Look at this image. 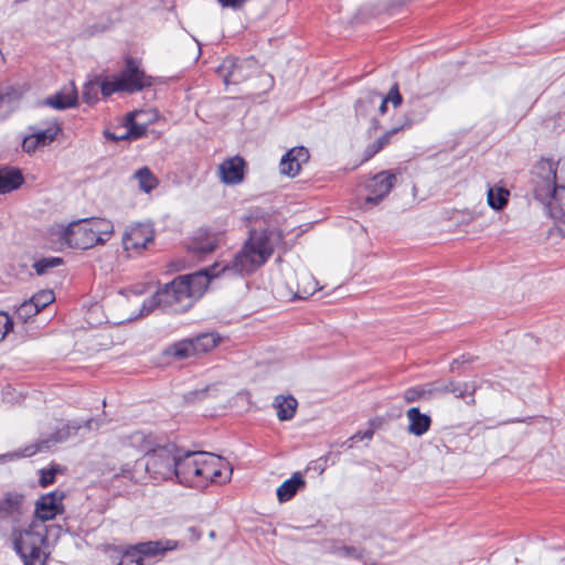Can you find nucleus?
Masks as SVG:
<instances>
[{
    "label": "nucleus",
    "mask_w": 565,
    "mask_h": 565,
    "mask_svg": "<svg viewBox=\"0 0 565 565\" xmlns=\"http://www.w3.org/2000/svg\"><path fill=\"white\" fill-rule=\"evenodd\" d=\"M281 238V233L276 230L252 228L242 249L230 263H215L207 269L174 278L142 302L138 316H147L156 308L175 313L186 311L203 296L213 277L221 273H254L269 259Z\"/></svg>",
    "instance_id": "1"
},
{
    "label": "nucleus",
    "mask_w": 565,
    "mask_h": 565,
    "mask_svg": "<svg viewBox=\"0 0 565 565\" xmlns=\"http://www.w3.org/2000/svg\"><path fill=\"white\" fill-rule=\"evenodd\" d=\"M31 503L23 491L7 490L0 494V536L7 539L24 565L32 562V539L40 540V527L31 521Z\"/></svg>",
    "instance_id": "2"
},
{
    "label": "nucleus",
    "mask_w": 565,
    "mask_h": 565,
    "mask_svg": "<svg viewBox=\"0 0 565 565\" xmlns=\"http://www.w3.org/2000/svg\"><path fill=\"white\" fill-rule=\"evenodd\" d=\"M177 458L174 479L184 487L203 490L228 482L233 475L231 463L212 452L180 449Z\"/></svg>",
    "instance_id": "3"
},
{
    "label": "nucleus",
    "mask_w": 565,
    "mask_h": 565,
    "mask_svg": "<svg viewBox=\"0 0 565 565\" xmlns=\"http://www.w3.org/2000/svg\"><path fill=\"white\" fill-rule=\"evenodd\" d=\"M534 196L565 232V159H541L533 168Z\"/></svg>",
    "instance_id": "4"
},
{
    "label": "nucleus",
    "mask_w": 565,
    "mask_h": 565,
    "mask_svg": "<svg viewBox=\"0 0 565 565\" xmlns=\"http://www.w3.org/2000/svg\"><path fill=\"white\" fill-rule=\"evenodd\" d=\"M114 234L111 221L103 217L83 218L70 223L67 226L52 227V235L57 236L61 244L73 248L88 249L96 245H104Z\"/></svg>",
    "instance_id": "5"
},
{
    "label": "nucleus",
    "mask_w": 565,
    "mask_h": 565,
    "mask_svg": "<svg viewBox=\"0 0 565 565\" xmlns=\"http://www.w3.org/2000/svg\"><path fill=\"white\" fill-rule=\"evenodd\" d=\"M64 492L52 491L41 495L34 509H31V521H35L40 530V540L32 539V562L31 565H45L49 553L45 551L47 547V526L46 521L53 520L56 515L63 512Z\"/></svg>",
    "instance_id": "6"
},
{
    "label": "nucleus",
    "mask_w": 565,
    "mask_h": 565,
    "mask_svg": "<svg viewBox=\"0 0 565 565\" xmlns=\"http://www.w3.org/2000/svg\"><path fill=\"white\" fill-rule=\"evenodd\" d=\"M152 85V77L139 67V63L129 57L126 67L118 75L107 77L100 83V92L104 97L114 93H137Z\"/></svg>",
    "instance_id": "7"
},
{
    "label": "nucleus",
    "mask_w": 565,
    "mask_h": 565,
    "mask_svg": "<svg viewBox=\"0 0 565 565\" xmlns=\"http://www.w3.org/2000/svg\"><path fill=\"white\" fill-rule=\"evenodd\" d=\"M179 450L174 444L158 445L146 457L145 469L149 477L154 481L174 479Z\"/></svg>",
    "instance_id": "8"
},
{
    "label": "nucleus",
    "mask_w": 565,
    "mask_h": 565,
    "mask_svg": "<svg viewBox=\"0 0 565 565\" xmlns=\"http://www.w3.org/2000/svg\"><path fill=\"white\" fill-rule=\"evenodd\" d=\"M81 428L78 424L71 423H58L55 427V431L47 438H41L40 440L32 443L24 448L1 454L0 455V463H4L8 461H13L21 458L32 457L33 455L44 451L53 447L58 443H63L68 439L71 436L76 435L77 430Z\"/></svg>",
    "instance_id": "9"
},
{
    "label": "nucleus",
    "mask_w": 565,
    "mask_h": 565,
    "mask_svg": "<svg viewBox=\"0 0 565 565\" xmlns=\"http://www.w3.org/2000/svg\"><path fill=\"white\" fill-rule=\"evenodd\" d=\"M257 72L258 65L254 57H226L217 67V74L222 77L225 86L237 85Z\"/></svg>",
    "instance_id": "10"
},
{
    "label": "nucleus",
    "mask_w": 565,
    "mask_h": 565,
    "mask_svg": "<svg viewBox=\"0 0 565 565\" xmlns=\"http://www.w3.org/2000/svg\"><path fill=\"white\" fill-rule=\"evenodd\" d=\"M154 238V230L150 224L136 223L129 225L122 235L124 249L131 255H139Z\"/></svg>",
    "instance_id": "11"
},
{
    "label": "nucleus",
    "mask_w": 565,
    "mask_h": 565,
    "mask_svg": "<svg viewBox=\"0 0 565 565\" xmlns=\"http://www.w3.org/2000/svg\"><path fill=\"white\" fill-rule=\"evenodd\" d=\"M142 563L153 564L164 557L167 552L179 547V542L174 540H158L141 542L135 545Z\"/></svg>",
    "instance_id": "12"
},
{
    "label": "nucleus",
    "mask_w": 565,
    "mask_h": 565,
    "mask_svg": "<svg viewBox=\"0 0 565 565\" xmlns=\"http://www.w3.org/2000/svg\"><path fill=\"white\" fill-rule=\"evenodd\" d=\"M396 177L391 171H382L370 179L365 185L369 191L365 203L376 204L393 189Z\"/></svg>",
    "instance_id": "13"
},
{
    "label": "nucleus",
    "mask_w": 565,
    "mask_h": 565,
    "mask_svg": "<svg viewBox=\"0 0 565 565\" xmlns=\"http://www.w3.org/2000/svg\"><path fill=\"white\" fill-rule=\"evenodd\" d=\"M30 129L32 132L22 140V150L29 154L51 145L60 131V127L56 124L50 125L46 129Z\"/></svg>",
    "instance_id": "14"
},
{
    "label": "nucleus",
    "mask_w": 565,
    "mask_h": 565,
    "mask_svg": "<svg viewBox=\"0 0 565 565\" xmlns=\"http://www.w3.org/2000/svg\"><path fill=\"white\" fill-rule=\"evenodd\" d=\"M158 118V114L153 110L146 111L139 110L130 113L126 118V137L136 140L147 132V125L154 121Z\"/></svg>",
    "instance_id": "15"
},
{
    "label": "nucleus",
    "mask_w": 565,
    "mask_h": 565,
    "mask_svg": "<svg viewBox=\"0 0 565 565\" xmlns=\"http://www.w3.org/2000/svg\"><path fill=\"white\" fill-rule=\"evenodd\" d=\"M309 160V151L305 147H294L287 151L279 163L281 174L294 178L299 174L301 166Z\"/></svg>",
    "instance_id": "16"
},
{
    "label": "nucleus",
    "mask_w": 565,
    "mask_h": 565,
    "mask_svg": "<svg viewBox=\"0 0 565 565\" xmlns=\"http://www.w3.org/2000/svg\"><path fill=\"white\" fill-rule=\"evenodd\" d=\"M245 161L239 156L224 160L218 166V177L225 184H238L244 179Z\"/></svg>",
    "instance_id": "17"
},
{
    "label": "nucleus",
    "mask_w": 565,
    "mask_h": 565,
    "mask_svg": "<svg viewBox=\"0 0 565 565\" xmlns=\"http://www.w3.org/2000/svg\"><path fill=\"white\" fill-rule=\"evenodd\" d=\"M379 103V93L366 92L355 103V114L358 117L370 118L372 128L377 129L376 105Z\"/></svg>",
    "instance_id": "18"
},
{
    "label": "nucleus",
    "mask_w": 565,
    "mask_h": 565,
    "mask_svg": "<svg viewBox=\"0 0 565 565\" xmlns=\"http://www.w3.org/2000/svg\"><path fill=\"white\" fill-rule=\"evenodd\" d=\"M220 242V234L201 230L192 238L189 248L196 254L212 253Z\"/></svg>",
    "instance_id": "19"
},
{
    "label": "nucleus",
    "mask_w": 565,
    "mask_h": 565,
    "mask_svg": "<svg viewBox=\"0 0 565 565\" xmlns=\"http://www.w3.org/2000/svg\"><path fill=\"white\" fill-rule=\"evenodd\" d=\"M406 418L408 420L407 431L416 437L426 434L431 426L430 416L422 413L418 407L407 409Z\"/></svg>",
    "instance_id": "20"
},
{
    "label": "nucleus",
    "mask_w": 565,
    "mask_h": 565,
    "mask_svg": "<svg viewBox=\"0 0 565 565\" xmlns=\"http://www.w3.org/2000/svg\"><path fill=\"white\" fill-rule=\"evenodd\" d=\"M124 444L140 452H145L146 457L158 446L156 436L142 430H137L126 436Z\"/></svg>",
    "instance_id": "21"
},
{
    "label": "nucleus",
    "mask_w": 565,
    "mask_h": 565,
    "mask_svg": "<svg viewBox=\"0 0 565 565\" xmlns=\"http://www.w3.org/2000/svg\"><path fill=\"white\" fill-rule=\"evenodd\" d=\"M77 103V90L74 86L65 87L62 90L46 98L45 104L52 108L64 110L74 107Z\"/></svg>",
    "instance_id": "22"
},
{
    "label": "nucleus",
    "mask_w": 565,
    "mask_h": 565,
    "mask_svg": "<svg viewBox=\"0 0 565 565\" xmlns=\"http://www.w3.org/2000/svg\"><path fill=\"white\" fill-rule=\"evenodd\" d=\"M306 481L300 472H295L289 479L284 481L276 491L279 502H287L291 500L298 490L305 487Z\"/></svg>",
    "instance_id": "23"
},
{
    "label": "nucleus",
    "mask_w": 565,
    "mask_h": 565,
    "mask_svg": "<svg viewBox=\"0 0 565 565\" xmlns=\"http://www.w3.org/2000/svg\"><path fill=\"white\" fill-rule=\"evenodd\" d=\"M23 183L20 170L13 168L0 169V194L9 193Z\"/></svg>",
    "instance_id": "24"
},
{
    "label": "nucleus",
    "mask_w": 565,
    "mask_h": 565,
    "mask_svg": "<svg viewBox=\"0 0 565 565\" xmlns=\"http://www.w3.org/2000/svg\"><path fill=\"white\" fill-rule=\"evenodd\" d=\"M298 402L291 395H278L274 401V407L277 411V417L281 422L290 420L291 418H294Z\"/></svg>",
    "instance_id": "25"
},
{
    "label": "nucleus",
    "mask_w": 565,
    "mask_h": 565,
    "mask_svg": "<svg viewBox=\"0 0 565 565\" xmlns=\"http://www.w3.org/2000/svg\"><path fill=\"white\" fill-rule=\"evenodd\" d=\"M191 340L194 347V354L196 356L212 351L220 343L221 338L217 333L207 332L191 338Z\"/></svg>",
    "instance_id": "26"
},
{
    "label": "nucleus",
    "mask_w": 565,
    "mask_h": 565,
    "mask_svg": "<svg viewBox=\"0 0 565 565\" xmlns=\"http://www.w3.org/2000/svg\"><path fill=\"white\" fill-rule=\"evenodd\" d=\"M509 196V190L502 186H491L487 193V201L491 209L500 211L508 204Z\"/></svg>",
    "instance_id": "27"
},
{
    "label": "nucleus",
    "mask_w": 565,
    "mask_h": 565,
    "mask_svg": "<svg viewBox=\"0 0 565 565\" xmlns=\"http://www.w3.org/2000/svg\"><path fill=\"white\" fill-rule=\"evenodd\" d=\"M193 343L191 338L189 339H182L180 341L174 342L171 344L167 350L166 353L168 355H171L175 359H188L191 356H195Z\"/></svg>",
    "instance_id": "28"
},
{
    "label": "nucleus",
    "mask_w": 565,
    "mask_h": 565,
    "mask_svg": "<svg viewBox=\"0 0 565 565\" xmlns=\"http://www.w3.org/2000/svg\"><path fill=\"white\" fill-rule=\"evenodd\" d=\"M135 179L138 181L139 189L145 193L151 192L158 185V179L147 167L138 169L135 172Z\"/></svg>",
    "instance_id": "29"
},
{
    "label": "nucleus",
    "mask_w": 565,
    "mask_h": 565,
    "mask_svg": "<svg viewBox=\"0 0 565 565\" xmlns=\"http://www.w3.org/2000/svg\"><path fill=\"white\" fill-rule=\"evenodd\" d=\"M450 388L449 393L454 394L457 398H466L467 396L471 397L470 401H468V404H473V394L477 390V385L475 382H455L450 381Z\"/></svg>",
    "instance_id": "30"
},
{
    "label": "nucleus",
    "mask_w": 565,
    "mask_h": 565,
    "mask_svg": "<svg viewBox=\"0 0 565 565\" xmlns=\"http://www.w3.org/2000/svg\"><path fill=\"white\" fill-rule=\"evenodd\" d=\"M332 552L339 557L358 561L364 559L365 556V551L361 546L355 545H335Z\"/></svg>",
    "instance_id": "31"
},
{
    "label": "nucleus",
    "mask_w": 565,
    "mask_h": 565,
    "mask_svg": "<svg viewBox=\"0 0 565 565\" xmlns=\"http://www.w3.org/2000/svg\"><path fill=\"white\" fill-rule=\"evenodd\" d=\"M412 125V121H407L405 125L403 126H398V127H394L392 128L391 130L386 131L383 136H381L375 142H373L372 145H370L366 149L367 151V154L369 157H372L374 156L375 153H377L380 150L383 149V147L385 145H387L390 142V138L397 134L398 131H401L405 126L409 127Z\"/></svg>",
    "instance_id": "32"
},
{
    "label": "nucleus",
    "mask_w": 565,
    "mask_h": 565,
    "mask_svg": "<svg viewBox=\"0 0 565 565\" xmlns=\"http://www.w3.org/2000/svg\"><path fill=\"white\" fill-rule=\"evenodd\" d=\"M62 264L63 259L61 257H43L33 264V268L38 275L42 276L50 273L52 268H55Z\"/></svg>",
    "instance_id": "33"
},
{
    "label": "nucleus",
    "mask_w": 565,
    "mask_h": 565,
    "mask_svg": "<svg viewBox=\"0 0 565 565\" xmlns=\"http://www.w3.org/2000/svg\"><path fill=\"white\" fill-rule=\"evenodd\" d=\"M118 558L117 565H150V563L141 562V556H139L135 545L128 547L122 553H118Z\"/></svg>",
    "instance_id": "34"
},
{
    "label": "nucleus",
    "mask_w": 565,
    "mask_h": 565,
    "mask_svg": "<svg viewBox=\"0 0 565 565\" xmlns=\"http://www.w3.org/2000/svg\"><path fill=\"white\" fill-rule=\"evenodd\" d=\"M403 398L407 403L417 402L419 399H428L427 384L413 386L404 391Z\"/></svg>",
    "instance_id": "35"
},
{
    "label": "nucleus",
    "mask_w": 565,
    "mask_h": 565,
    "mask_svg": "<svg viewBox=\"0 0 565 565\" xmlns=\"http://www.w3.org/2000/svg\"><path fill=\"white\" fill-rule=\"evenodd\" d=\"M39 312H40L39 309L34 306V303L31 299L23 301L17 308V311H15L18 319L22 320L23 322H26L28 319L38 315Z\"/></svg>",
    "instance_id": "36"
},
{
    "label": "nucleus",
    "mask_w": 565,
    "mask_h": 565,
    "mask_svg": "<svg viewBox=\"0 0 565 565\" xmlns=\"http://www.w3.org/2000/svg\"><path fill=\"white\" fill-rule=\"evenodd\" d=\"M30 299L33 301L39 311H41L50 303H52L55 300V297L52 290H41Z\"/></svg>",
    "instance_id": "37"
},
{
    "label": "nucleus",
    "mask_w": 565,
    "mask_h": 565,
    "mask_svg": "<svg viewBox=\"0 0 565 565\" xmlns=\"http://www.w3.org/2000/svg\"><path fill=\"white\" fill-rule=\"evenodd\" d=\"M450 381L446 380H437L431 383H427L428 396L429 398L436 397L438 395H444L449 393Z\"/></svg>",
    "instance_id": "38"
},
{
    "label": "nucleus",
    "mask_w": 565,
    "mask_h": 565,
    "mask_svg": "<svg viewBox=\"0 0 565 565\" xmlns=\"http://www.w3.org/2000/svg\"><path fill=\"white\" fill-rule=\"evenodd\" d=\"M373 434L374 433H373L372 429H367V430H365L363 433L362 431H358L353 436L348 438L345 441H343L342 446H347L348 448H352L356 441L364 440V439L371 440L372 437H373Z\"/></svg>",
    "instance_id": "39"
},
{
    "label": "nucleus",
    "mask_w": 565,
    "mask_h": 565,
    "mask_svg": "<svg viewBox=\"0 0 565 565\" xmlns=\"http://www.w3.org/2000/svg\"><path fill=\"white\" fill-rule=\"evenodd\" d=\"M17 92L12 88L7 89L4 93H0V108L6 106L7 108L11 109L12 104L17 100Z\"/></svg>",
    "instance_id": "40"
},
{
    "label": "nucleus",
    "mask_w": 565,
    "mask_h": 565,
    "mask_svg": "<svg viewBox=\"0 0 565 565\" xmlns=\"http://www.w3.org/2000/svg\"><path fill=\"white\" fill-rule=\"evenodd\" d=\"M12 327L13 322L11 318L4 312H0V341L12 330Z\"/></svg>",
    "instance_id": "41"
},
{
    "label": "nucleus",
    "mask_w": 565,
    "mask_h": 565,
    "mask_svg": "<svg viewBox=\"0 0 565 565\" xmlns=\"http://www.w3.org/2000/svg\"><path fill=\"white\" fill-rule=\"evenodd\" d=\"M56 471H57L56 468L42 469L40 471V473H41V476H40V484L42 487H47V486L52 484L54 482V480H55Z\"/></svg>",
    "instance_id": "42"
},
{
    "label": "nucleus",
    "mask_w": 565,
    "mask_h": 565,
    "mask_svg": "<svg viewBox=\"0 0 565 565\" xmlns=\"http://www.w3.org/2000/svg\"><path fill=\"white\" fill-rule=\"evenodd\" d=\"M385 98L387 99L388 103H392L395 108L402 104L403 97L398 90V85L396 83L391 87Z\"/></svg>",
    "instance_id": "43"
},
{
    "label": "nucleus",
    "mask_w": 565,
    "mask_h": 565,
    "mask_svg": "<svg viewBox=\"0 0 565 565\" xmlns=\"http://www.w3.org/2000/svg\"><path fill=\"white\" fill-rule=\"evenodd\" d=\"M247 0H217L223 8L239 9Z\"/></svg>",
    "instance_id": "44"
},
{
    "label": "nucleus",
    "mask_w": 565,
    "mask_h": 565,
    "mask_svg": "<svg viewBox=\"0 0 565 565\" xmlns=\"http://www.w3.org/2000/svg\"><path fill=\"white\" fill-rule=\"evenodd\" d=\"M387 99L385 98V96H383L382 94L379 93V103L376 105V115L380 114V115H384L387 110Z\"/></svg>",
    "instance_id": "45"
},
{
    "label": "nucleus",
    "mask_w": 565,
    "mask_h": 565,
    "mask_svg": "<svg viewBox=\"0 0 565 565\" xmlns=\"http://www.w3.org/2000/svg\"><path fill=\"white\" fill-rule=\"evenodd\" d=\"M115 477H122V478H127L129 480H134V475H132L131 470L128 468V466L122 467L120 469V472L115 473Z\"/></svg>",
    "instance_id": "46"
},
{
    "label": "nucleus",
    "mask_w": 565,
    "mask_h": 565,
    "mask_svg": "<svg viewBox=\"0 0 565 565\" xmlns=\"http://www.w3.org/2000/svg\"><path fill=\"white\" fill-rule=\"evenodd\" d=\"M106 137L108 139H111V140H115V141H119V140H126V139H130V137H126V132L124 134H111V132H106Z\"/></svg>",
    "instance_id": "47"
},
{
    "label": "nucleus",
    "mask_w": 565,
    "mask_h": 565,
    "mask_svg": "<svg viewBox=\"0 0 565 565\" xmlns=\"http://www.w3.org/2000/svg\"><path fill=\"white\" fill-rule=\"evenodd\" d=\"M461 359H462V361H460L459 359L452 361V363L450 365V370L451 371H455L456 365L459 364V363H465V362H471L472 361V359H466L465 355H462Z\"/></svg>",
    "instance_id": "48"
},
{
    "label": "nucleus",
    "mask_w": 565,
    "mask_h": 565,
    "mask_svg": "<svg viewBox=\"0 0 565 565\" xmlns=\"http://www.w3.org/2000/svg\"><path fill=\"white\" fill-rule=\"evenodd\" d=\"M313 285H317L316 281H313ZM317 290L316 286H313L310 290H303L302 295H299V298H306L308 295H312Z\"/></svg>",
    "instance_id": "49"
},
{
    "label": "nucleus",
    "mask_w": 565,
    "mask_h": 565,
    "mask_svg": "<svg viewBox=\"0 0 565 565\" xmlns=\"http://www.w3.org/2000/svg\"><path fill=\"white\" fill-rule=\"evenodd\" d=\"M83 98L86 103H93L94 102V98L92 97H88V92L85 89V92L83 93Z\"/></svg>",
    "instance_id": "50"
},
{
    "label": "nucleus",
    "mask_w": 565,
    "mask_h": 565,
    "mask_svg": "<svg viewBox=\"0 0 565 565\" xmlns=\"http://www.w3.org/2000/svg\"><path fill=\"white\" fill-rule=\"evenodd\" d=\"M92 424H93V419H89V420H87V422H86V424H85V425H86V427H87L88 429H90V428H92Z\"/></svg>",
    "instance_id": "51"
}]
</instances>
